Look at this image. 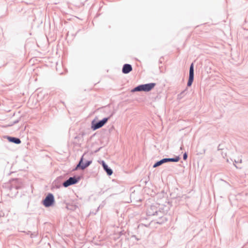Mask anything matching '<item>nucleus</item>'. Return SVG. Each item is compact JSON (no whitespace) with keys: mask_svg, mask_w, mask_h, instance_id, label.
<instances>
[{"mask_svg":"<svg viewBox=\"0 0 248 248\" xmlns=\"http://www.w3.org/2000/svg\"><path fill=\"white\" fill-rule=\"evenodd\" d=\"M180 160L179 156H176L175 158H163L157 162H156L153 166L154 168H156L158 166H160L163 163L168 162H177Z\"/></svg>","mask_w":248,"mask_h":248,"instance_id":"1","label":"nucleus"},{"mask_svg":"<svg viewBox=\"0 0 248 248\" xmlns=\"http://www.w3.org/2000/svg\"><path fill=\"white\" fill-rule=\"evenodd\" d=\"M54 197L52 194L49 193L43 200V203L45 207L51 206L54 202Z\"/></svg>","mask_w":248,"mask_h":248,"instance_id":"2","label":"nucleus"},{"mask_svg":"<svg viewBox=\"0 0 248 248\" xmlns=\"http://www.w3.org/2000/svg\"><path fill=\"white\" fill-rule=\"evenodd\" d=\"M147 215L148 216H152L155 215L161 216L162 213L160 211H158V210L156 206L151 205L147 210Z\"/></svg>","mask_w":248,"mask_h":248,"instance_id":"3","label":"nucleus"},{"mask_svg":"<svg viewBox=\"0 0 248 248\" xmlns=\"http://www.w3.org/2000/svg\"><path fill=\"white\" fill-rule=\"evenodd\" d=\"M109 119V117L104 118L102 120H100L95 123H94V122H93L92 124V128L95 130L101 128L108 122Z\"/></svg>","mask_w":248,"mask_h":248,"instance_id":"4","label":"nucleus"},{"mask_svg":"<svg viewBox=\"0 0 248 248\" xmlns=\"http://www.w3.org/2000/svg\"><path fill=\"white\" fill-rule=\"evenodd\" d=\"M79 180V178H76L75 177H71L68 180L64 181L62 185L64 187H67L71 185L77 184Z\"/></svg>","mask_w":248,"mask_h":248,"instance_id":"5","label":"nucleus"},{"mask_svg":"<svg viewBox=\"0 0 248 248\" xmlns=\"http://www.w3.org/2000/svg\"><path fill=\"white\" fill-rule=\"evenodd\" d=\"M194 80V66L192 63L189 68V78L187 82V85L189 87L191 86Z\"/></svg>","mask_w":248,"mask_h":248,"instance_id":"6","label":"nucleus"},{"mask_svg":"<svg viewBox=\"0 0 248 248\" xmlns=\"http://www.w3.org/2000/svg\"><path fill=\"white\" fill-rule=\"evenodd\" d=\"M83 158L82 157L81 158L79 162L77 165L76 169H77L78 168H80L81 170L85 169L86 167H88L92 163V161H87L85 163H82Z\"/></svg>","mask_w":248,"mask_h":248,"instance_id":"7","label":"nucleus"},{"mask_svg":"<svg viewBox=\"0 0 248 248\" xmlns=\"http://www.w3.org/2000/svg\"><path fill=\"white\" fill-rule=\"evenodd\" d=\"M155 86V83L142 84L143 91L149 92L151 91Z\"/></svg>","mask_w":248,"mask_h":248,"instance_id":"8","label":"nucleus"},{"mask_svg":"<svg viewBox=\"0 0 248 248\" xmlns=\"http://www.w3.org/2000/svg\"><path fill=\"white\" fill-rule=\"evenodd\" d=\"M132 70V67L129 64H124L122 68V72L124 74H128Z\"/></svg>","mask_w":248,"mask_h":248,"instance_id":"9","label":"nucleus"},{"mask_svg":"<svg viewBox=\"0 0 248 248\" xmlns=\"http://www.w3.org/2000/svg\"><path fill=\"white\" fill-rule=\"evenodd\" d=\"M102 166L104 170L106 171L108 175H111L113 173L112 170L108 167L104 161H102Z\"/></svg>","mask_w":248,"mask_h":248,"instance_id":"10","label":"nucleus"},{"mask_svg":"<svg viewBox=\"0 0 248 248\" xmlns=\"http://www.w3.org/2000/svg\"><path fill=\"white\" fill-rule=\"evenodd\" d=\"M8 140L9 141L17 144H20L21 143V140L19 138L8 137Z\"/></svg>","mask_w":248,"mask_h":248,"instance_id":"11","label":"nucleus"},{"mask_svg":"<svg viewBox=\"0 0 248 248\" xmlns=\"http://www.w3.org/2000/svg\"><path fill=\"white\" fill-rule=\"evenodd\" d=\"M143 91L142 84L138 86L131 90L132 92Z\"/></svg>","mask_w":248,"mask_h":248,"instance_id":"12","label":"nucleus"},{"mask_svg":"<svg viewBox=\"0 0 248 248\" xmlns=\"http://www.w3.org/2000/svg\"><path fill=\"white\" fill-rule=\"evenodd\" d=\"M187 158V154L186 153H185L184 155H183V159L184 160H186Z\"/></svg>","mask_w":248,"mask_h":248,"instance_id":"13","label":"nucleus"},{"mask_svg":"<svg viewBox=\"0 0 248 248\" xmlns=\"http://www.w3.org/2000/svg\"><path fill=\"white\" fill-rule=\"evenodd\" d=\"M20 187L16 186V190L18 188H19Z\"/></svg>","mask_w":248,"mask_h":248,"instance_id":"14","label":"nucleus"},{"mask_svg":"<svg viewBox=\"0 0 248 248\" xmlns=\"http://www.w3.org/2000/svg\"><path fill=\"white\" fill-rule=\"evenodd\" d=\"M180 149H181V150H182V149H183V146H181V147H180Z\"/></svg>","mask_w":248,"mask_h":248,"instance_id":"15","label":"nucleus"},{"mask_svg":"<svg viewBox=\"0 0 248 248\" xmlns=\"http://www.w3.org/2000/svg\"><path fill=\"white\" fill-rule=\"evenodd\" d=\"M167 220H166V218L165 217H164V221H166Z\"/></svg>","mask_w":248,"mask_h":248,"instance_id":"16","label":"nucleus"},{"mask_svg":"<svg viewBox=\"0 0 248 248\" xmlns=\"http://www.w3.org/2000/svg\"><path fill=\"white\" fill-rule=\"evenodd\" d=\"M17 191H16L15 192V194H17Z\"/></svg>","mask_w":248,"mask_h":248,"instance_id":"17","label":"nucleus"},{"mask_svg":"<svg viewBox=\"0 0 248 248\" xmlns=\"http://www.w3.org/2000/svg\"><path fill=\"white\" fill-rule=\"evenodd\" d=\"M112 116V114H111V115H110V117H109L110 118V117H111Z\"/></svg>","mask_w":248,"mask_h":248,"instance_id":"18","label":"nucleus"},{"mask_svg":"<svg viewBox=\"0 0 248 248\" xmlns=\"http://www.w3.org/2000/svg\"><path fill=\"white\" fill-rule=\"evenodd\" d=\"M112 116V114H111V115H110V117H109L110 118V117H111Z\"/></svg>","mask_w":248,"mask_h":248,"instance_id":"19","label":"nucleus"},{"mask_svg":"<svg viewBox=\"0 0 248 248\" xmlns=\"http://www.w3.org/2000/svg\"><path fill=\"white\" fill-rule=\"evenodd\" d=\"M112 116V114H111V115H110V117H109L110 118V117H111Z\"/></svg>","mask_w":248,"mask_h":248,"instance_id":"20","label":"nucleus"}]
</instances>
